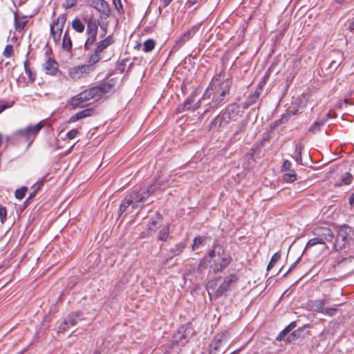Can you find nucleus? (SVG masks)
Segmentation results:
<instances>
[{
  "label": "nucleus",
  "instance_id": "1",
  "mask_svg": "<svg viewBox=\"0 0 354 354\" xmlns=\"http://www.w3.org/2000/svg\"><path fill=\"white\" fill-rule=\"evenodd\" d=\"M107 90H84L78 95L72 97L68 104L73 108H82L85 106V103L91 99L95 101L102 98Z\"/></svg>",
  "mask_w": 354,
  "mask_h": 354
},
{
  "label": "nucleus",
  "instance_id": "2",
  "mask_svg": "<svg viewBox=\"0 0 354 354\" xmlns=\"http://www.w3.org/2000/svg\"><path fill=\"white\" fill-rule=\"evenodd\" d=\"M156 189L157 186L152 184L146 187L134 189L127 194L129 200L132 201L133 209L138 207L139 204L144 203Z\"/></svg>",
  "mask_w": 354,
  "mask_h": 354
},
{
  "label": "nucleus",
  "instance_id": "3",
  "mask_svg": "<svg viewBox=\"0 0 354 354\" xmlns=\"http://www.w3.org/2000/svg\"><path fill=\"white\" fill-rule=\"evenodd\" d=\"M314 234L316 237L311 239L308 241L306 249L317 244L325 245L326 242H332L334 238L333 230L327 227H319L315 228L314 230Z\"/></svg>",
  "mask_w": 354,
  "mask_h": 354
},
{
  "label": "nucleus",
  "instance_id": "4",
  "mask_svg": "<svg viewBox=\"0 0 354 354\" xmlns=\"http://www.w3.org/2000/svg\"><path fill=\"white\" fill-rule=\"evenodd\" d=\"M237 107L235 105H230L227 106L226 111L224 113L216 117L212 122V127H216L217 125L218 127H222L227 125L230 120H235V111Z\"/></svg>",
  "mask_w": 354,
  "mask_h": 354
},
{
  "label": "nucleus",
  "instance_id": "5",
  "mask_svg": "<svg viewBox=\"0 0 354 354\" xmlns=\"http://www.w3.org/2000/svg\"><path fill=\"white\" fill-rule=\"evenodd\" d=\"M66 21V14L60 15L57 19L50 24V33L55 43H58L62 34L63 27Z\"/></svg>",
  "mask_w": 354,
  "mask_h": 354
},
{
  "label": "nucleus",
  "instance_id": "6",
  "mask_svg": "<svg viewBox=\"0 0 354 354\" xmlns=\"http://www.w3.org/2000/svg\"><path fill=\"white\" fill-rule=\"evenodd\" d=\"M231 80L227 77L223 71L216 74L207 88H230Z\"/></svg>",
  "mask_w": 354,
  "mask_h": 354
},
{
  "label": "nucleus",
  "instance_id": "7",
  "mask_svg": "<svg viewBox=\"0 0 354 354\" xmlns=\"http://www.w3.org/2000/svg\"><path fill=\"white\" fill-rule=\"evenodd\" d=\"M238 279V277L236 274H232L225 277L223 283L216 290H215L212 286H209V289L214 291L216 296L219 297L223 295L225 292L228 291L232 284L235 283Z\"/></svg>",
  "mask_w": 354,
  "mask_h": 354
},
{
  "label": "nucleus",
  "instance_id": "8",
  "mask_svg": "<svg viewBox=\"0 0 354 354\" xmlns=\"http://www.w3.org/2000/svg\"><path fill=\"white\" fill-rule=\"evenodd\" d=\"M350 230L346 226H342L337 231L333 248L336 250H342L347 242Z\"/></svg>",
  "mask_w": 354,
  "mask_h": 354
},
{
  "label": "nucleus",
  "instance_id": "9",
  "mask_svg": "<svg viewBox=\"0 0 354 354\" xmlns=\"http://www.w3.org/2000/svg\"><path fill=\"white\" fill-rule=\"evenodd\" d=\"M94 70V67L90 65H81L73 67L69 75L73 80H79L85 75H87Z\"/></svg>",
  "mask_w": 354,
  "mask_h": 354
},
{
  "label": "nucleus",
  "instance_id": "10",
  "mask_svg": "<svg viewBox=\"0 0 354 354\" xmlns=\"http://www.w3.org/2000/svg\"><path fill=\"white\" fill-rule=\"evenodd\" d=\"M292 164L290 161L286 160L281 167V171L284 172L283 180L286 183H292L297 180V174L292 170Z\"/></svg>",
  "mask_w": 354,
  "mask_h": 354
},
{
  "label": "nucleus",
  "instance_id": "11",
  "mask_svg": "<svg viewBox=\"0 0 354 354\" xmlns=\"http://www.w3.org/2000/svg\"><path fill=\"white\" fill-rule=\"evenodd\" d=\"M91 6L106 17H109L111 12L109 4L105 0H91Z\"/></svg>",
  "mask_w": 354,
  "mask_h": 354
},
{
  "label": "nucleus",
  "instance_id": "12",
  "mask_svg": "<svg viewBox=\"0 0 354 354\" xmlns=\"http://www.w3.org/2000/svg\"><path fill=\"white\" fill-rule=\"evenodd\" d=\"M43 124H41V122L37 123L35 126H29L24 129H20L17 131V134L20 136H24L28 138L30 135L35 136L39 133V131L42 128Z\"/></svg>",
  "mask_w": 354,
  "mask_h": 354
},
{
  "label": "nucleus",
  "instance_id": "13",
  "mask_svg": "<svg viewBox=\"0 0 354 354\" xmlns=\"http://www.w3.org/2000/svg\"><path fill=\"white\" fill-rule=\"evenodd\" d=\"M246 101L243 104L244 108H248L259 99L260 93L257 90H249L245 93Z\"/></svg>",
  "mask_w": 354,
  "mask_h": 354
},
{
  "label": "nucleus",
  "instance_id": "14",
  "mask_svg": "<svg viewBox=\"0 0 354 354\" xmlns=\"http://www.w3.org/2000/svg\"><path fill=\"white\" fill-rule=\"evenodd\" d=\"M44 70L46 74L55 75L58 71V63L53 58H48L44 64Z\"/></svg>",
  "mask_w": 354,
  "mask_h": 354
},
{
  "label": "nucleus",
  "instance_id": "15",
  "mask_svg": "<svg viewBox=\"0 0 354 354\" xmlns=\"http://www.w3.org/2000/svg\"><path fill=\"white\" fill-rule=\"evenodd\" d=\"M218 91L219 90H205L203 98L205 99L206 97H209L211 95H213V101L215 102V104H218L223 101V97L226 94L225 90H222L220 93H218Z\"/></svg>",
  "mask_w": 354,
  "mask_h": 354
},
{
  "label": "nucleus",
  "instance_id": "16",
  "mask_svg": "<svg viewBox=\"0 0 354 354\" xmlns=\"http://www.w3.org/2000/svg\"><path fill=\"white\" fill-rule=\"evenodd\" d=\"M83 313L80 311H77L75 313H71L67 319L64 320V325H69L71 326H75L79 321L82 320Z\"/></svg>",
  "mask_w": 354,
  "mask_h": 354
},
{
  "label": "nucleus",
  "instance_id": "17",
  "mask_svg": "<svg viewBox=\"0 0 354 354\" xmlns=\"http://www.w3.org/2000/svg\"><path fill=\"white\" fill-rule=\"evenodd\" d=\"M93 112H94V111L93 109H86L82 110V111L75 113V115H72L70 118L69 121L70 122H75L79 120L91 116L93 115Z\"/></svg>",
  "mask_w": 354,
  "mask_h": 354
},
{
  "label": "nucleus",
  "instance_id": "18",
  "mask_svg": "<svg viewBox=\"0 0 354 354\" xmlns=\"http://www.w3.org/2000/svg\"><path fill=\"white\" fill-rule=\"evenodd\" d=\"M226 339V335L223 333L221 335H217L213 343L211 345V350L209 354H216V351L219 348L221 343Z\"/></svg>",
  "mask_w": 354,
  "mask_h": 354
},
{
  "label": "nucleus",
  "instance_id": "19",
  "mask_svg": "<svg viewBox=\"0 0 354 354\" xmlns=\"http://www.w3.org/2000/svg\"><path fill=\"white\" fill-rule=\"evenodd\" d=\"M113 42V37L111 35L107 36L105 39L98 41L95 48L97 53H102L105 48Z\"/></svg>",
  "mask_w": 354,
  "mask_h": 354
},
{
  "label": "nucleus",
  "instance_id": "20",
  "mask_svg": "<svg viewBox=\"0 0 354 354\" xmlns=\"http://www.w3.org/2000/svg\"><path fill=\"white\" fill-rule=\"evenodd\" d=\"M99 21L97 20L89 19L86 26V34L97 35L98 30Z\"/></svg>",
  "mask_w": 354,
  "mask_h": 354
},
{
  "label": "nucleus",
  "instance_id": "21",
  "mask_svg": "<svg viewBox=\"0 0 354 354\" xmlns=\"http://www.w3.org/2000/svg\"><path fill=\"white\" fill-rule=\"evenodd\" d=\"M185 245L183 243H180L176 244L173 248H171L169 250L168 257L166 259V261L169 259H171L176 256L179 255L183 251Z\"/></svg>",
  "mask_w": 354,
  "mask_h": 354
},
{
  "label": "nucleus",
  "instance_id": "22",
  "mask_svg": "<svg viewBox=\"0 0 354 354\" xmlns=\"http://www.w3.org/2000/svg\"><path fill=\"white\" fill-rule=\"evenodd\" d=\"M231 257L229 255H224L221 258V261L219 265H216L214 268V272H221L225 268H226L231 262Z\"/></svg>",
  "mask_w": 354,
  "mask_h": 354
},
{
  "label": "nucleus",
  "instance_id": "23",
  "mask_svg": "<svg viewBox=\"0 0 354 354\" xmlns=\"http://www.w3.org/2000/svg\"><path fill=\"white\" fill-rule=\"evenodd\" d=\"M224 254V249L223 246L221 245H216L214 246V248L209 251L208 254V257L210 259V260H213L215 261L214 258L218 256L221 257Z\"/></svg>",
  "mask_w": 354,
  "mask_h": 354
},
{
  "label": "nucleus",
  "instance_id": "24",
  "mask_svg": "<svg viewBox=\"0 0 354 354\" xmlns=\"http://www.w3.org/2000/svg\"><path fill=\"white\" fill-rule=\"evenodd\" d=\"M62 48L66 51H71L72 49V41L68 34V28L66 29L63 36Z\"/></svg>",
  "mask_w": 354,
  "mask_h": 354
},
{
  "label": "nucleus",
  "instance_id": "25",
  "mask_svg": "<svg viewBox=\"0 0 354 354\" xmlns=\"http://www.w3.org/2000/svg\"><path fill=\"white\" fill-rule=\"evenodd\" d=\"M296 327V322H292L288 326H287L277 337V340L282 341L285 339V337L295 328Z\"/></svg>",
  "mask_w": 354,
  "mask_h": 354
},
{
  "label": "nucleus",
  "instance_id": "26",
  "mask_svg": "<svg viewBox=\"0 0 354 354\" xmlns=\"http://www.w3.org/2000/svg\"><path fill=\"white\" fill-rule=\"evenodd\" d=\"M131 206L133 208L132 201H130L129 197L126 195L122 201V203L119 207L118 216L119 217L129 207Z\"/></svg>",
  "mask_w": 354,
  "mask_h": 354
},
{
  "label": "nucleus",
  "instance_id": "27",
  "mask_svg": "<svg viewBox=\"0 0 354 354\" xmlns=\"http://www.w3.org/2000/svg\"><path fill=\"white\" fill-rule=\"evenodd\" d=\"M325 304L326 301L324 299H317L314 301H310L309 306L312 310L317 312H321L324 308Z\"/></svg>",
  "mask_w": 354,
  "mask_h": 354
},
{
  "label": "nucleus",
  "instance_id": "28",
  "mask_svg": "<svg viewBox=\"0 0 354 354\" xmlns=\"http://www.w3.org/2000/svg\"><path fill=\"white\" fill-rule=\"evenodd\" d=\"M71 26L77 32H83L85 29V25L79 18H75L73 20Z\"/></svg>",
  "mask_w": 354,
  "mask_h": 354
},
{
  "label": "nucleus",
  "instance_id": "29",
  "mask_svg": "<svg viewBox=\"0 0 354 354\" xmlns=\"http://www.w3.org/2000/svg\"><path fill=\"white\" fill-rule=\"evenodd\" d=\"M196 30L197 27L194 26L192 28L187 30L186 32H185L180 38L183 40V41L186 43L194 37L196 32Z\"/></svg>",
  "mask_w": 354,
  "mask_h": 354
},
{
  "label": "nucleus",
  "instance_id": "30",
  "mask_svg": "<svg viewBox=\"0 0 354 354\" xmlns=\"http://www.w3.org/2000/svg\"><path fill=\"white\" fill-rule=\"evenodd\" d=\"M169 236V226L167 225L158 232V239L161 241H166Z\"/></svg>",
  "mask_w": 354,
  "mask_h": 354
},
{
  "label": "nucleus",
  "instance_id": "31",
  "mask_svg": "<svg viewBox=\"0 0 354 354\" xmlns=\"http://www.w3.org/2000/svg\"><path fill=\"white\" fill-rule=\"evenodd\" d=\"M197 93L196 91H194L190 97L187 98L183 104V109L189 110L192 109V104L196 101V97Z\"/></svg>",
  "mask_w": 354,
  "mask_h": 354
},
{
  "label": "nucleus",
  "instance_id": "32",
  "mask_svg": "<svg viewBox=\"0 0 354 354\" xmlns=\"http://www.w3.org/2000/svg\"><path fill=\"white\" fill-rule=\"evenodd\" d=\"M205 237L196 236L194 239L193 244L192 246V250L195 251L198 249L201 245H205Z\"/></svg>",
  "mask_w": 354,
  "mask_h": 354
},
{
  "label": "nucleus",
  "instance_id": "33",
  "mask_svg": "<svg viewBox=\"0 0 354 354\" xmlns=\"http://www.w3.org/2000/svg\"><path fill=\"white\" fill-rule=\"evenodd\" d=\"M101 53H97V50H94V53H92L89 58H88V65H90L93 67V65L95 64H96L97 62H98L101 59H102V57H101Z\"/></svg>",
  "mask_w": 354,
  "mask_h": 354
},
{
  "label": "nucleus",
  "instance_id": "34",
  "mask_svg": "<svg viewBox=\"0 0 354 354\" xmlns=\"http://www.w3.org/2000/svg\"><path fill=\"white\" fill-rule=\"evenodd\" d=\"M97 35H88V37L84 43V48L86 50H88L94 42L96 41Z\"/></svg>",
  "mask_w": 354,
  "mask_h": 354
},
{
  "label": "nucleus",
  "instance_id": "35",
  "mask_svg": "<svg viewBox=\"0 0 354 354\" xmlns=\"http://www.w3.org/2000/svg\"><path fill=\"white\" fill-rule=\"evenodd\" d=\"M155 47V41L152 39H147L143 44V50L146 53L151 52Z\"/></svg>",
  "mask_w": 354,
  "mask_h": 354
},
{
  "label": "nucleus",
  "instance_id": "36",
  "mask_svg": "<svg viewBox=\"0 0 354 354\" xmlns=\"http://www.w3.org/2000/svg\"><path fill=\"white\" fill-rule=\"evenodd\" d=\"M156 230H157L156 221H152L149 223V227L147 230V232H142V236L145 237V236H151V235H152L153 233H154L156 231Z\"/></svg>",
  "mask_w": 354,
  "mask_h": 354
},
{
  "label": "nucleus",
  "instance_id": "37",
  "mask_svg": "<svg viewBox=\"0 0 354 354\" xmlns=\"http://www.w3.org/2000/svg\"><path fill=\"white\" fill-rule=\"evenodd\" d=\"M304 328L305 326L301 327L298 330L293 331L291 335L288 337L287 341L291 342L292 339L300 338L301 337V333L304 330Z\"/></svg>",
  "mask_w": 354,
  "mask_h": 354
},
{
  "label": "nucleus",
  "instance_id": "38",
  "mask_svg": "<svg viewBox=\"0 0 354 354\" xmlns=\"http://www.w3.org/2000/svg\"><path fill=\"white\" fill-rule=\"evenodd\" d=\"M325 120L317 121L309 128V131L313 133H316L320 130V127L323 126Z\"/></svg>",
  "mask_w": 354,
  "mask_h": 354
},
{
  "label": "nucleus",
  "instance_id": "39",
  "mask_svg": "<svg viewBox=\"0 0 354 354\" xmlns=\"http://www.w3.org/2000/svg\"><path fill=\"white\" fill-rule=\"evenodd\" d=\"M28 190V187L26 186L21 187L20 189H17L15 191V195L17 199H22Z\"/></svg>",
  "mask_w": 354,
  "mask_h": 354
},
{
  "label": "nucleus",
  "instance_id": "40",
  "mask_svg": "<svg viewBox=\"0 0 354 354\" xmlns=\"http://www.w3.org/2000/svg\"><path fill=\"white\" fill-rule=\"evenodd\" d=\"M185 42L183 41V40L179 38L175 43V44L173 46L171 51H170V53H176L177 52L179 49H180L184 45H185Z\"/></svg>",
  "mask_w": 354,
  "mask_h": 354
},
{
  "label": "nucleus",
  "instance_id": "41",
  "mask_svg": "<svg viewBox=\"0 0 354 354\" xmlns=\"http://www.w3.org/2000/svg\"><path fill=\"white\" fill-rule=\"evenodd\" d=\"M270 69H271L270 68H268V70L264 75L263 77L262 78L261 81L259 83L257 88H262L265 86L266 83L267 82V81L268 80V79L270 77Z\"/></svg>",
  "mask_w": 354,
  "mask_h": 354
},
{
  "label": "nucleus",
  "instance_id": "42",
  "mask_svg": "<svg viewBox=\"0 0 354 354\" xmlns=\"http://www.w3.org/2000/svg\"><path fill=\"white\" fill-rule=\"evenodd\" d=\"M26 25L25 21H20L17 19L16 15H15V26L17 30H21Z\"/></svg>",
  "mask_w": 354,
  "mask_h": 354
},
{
  "label": "nucleus",
  "instance_id": "43",
  "mask_svg": "<svg viewBox=\"0 0 354 354\" xmlns=\"http://www.w3.org/2000/svg\"><path fill=\"white\" fill-rule=\"evenodd\" d=\"M337 310V308H323L321 313L328 316H333Z\"/></svg>",
  "mask_w": 354,
  "mask_h": 354
},
{
  "label": "nucleus",
  "instance_id": "44",
  "mask_svg": "<svg viewBox=\"0 0 354 354\" xmlns=\"http://www.w3.org/2000/svg\"><path fill=\"white\" fill-rule=\"evenodd\" d=\"M7 218V210L5 207L0 205V221L1 223H4Z\"/></svg>",
  "mask_w": 354,
  "mask_h": 354
},
{
  "label": "nucleus",
  "instance_id": "45",
  "mask_svg": "<svg viewBox=\"0 0 354 354\" xmlns=\"http://www.w3.org/2000/svg\"><path fill=\"white\" fill-rule=\"evenodd\" d=\"M353 176L349 173H346L342 178V181L344 185H349L351 183Z\"/></svg>",
  "mask_w": 354,
  "mask_h": 354
},
{
  "label": "nucleus",
  "instance_id": "46",
  "mask_svg": "<svg viewBox=\"0 0 354 354\" xmlns=\"http://www.w3.org/2000/svg\"><path fill=\"white\" fill-rule=\"evenodd\" d=\"M12 50L13 47L12 45H6L3 51V55L6 57H9L11 55Z\"/></svg>",
  "mask_w": 354,
  "mask_h": 354
},
{
  "label": "nucleus",
  "instance_id": "47",
  "mask_svg": "<svg viewBox=\"0 0 354 354\" xmlns=\"http://www.w3.org/2000/svg\"><path fill=\"white\" fill-rule=\"evenodd\" d=\"M79 134V131L76 129H73L67 133L66 137L70 139H74Z\"/></svg>",
  "mask_w": 354,
  "mask_h": 354
},
{
  "label": "nucleus",
  "instance_id": "48",
  "mask_svg": "<svg viewBox=\"0 0 354 354\" xmlns=\"http://www.w3.org/2000/svg\"><path fill=\"white\" fill-rule=\"evenodd\" d=\"M77 3V0H66L63 6L66 9H68L76 6Z\"/></svg>",
  "mask_w": 354,
  "mask_h": 354
},
{
  "label": "nucleus",
  "instance_id": "49",
  "mask_svg": "<svg viewBox=\"0 0 354 354\" xmlns=\"http://www.w3.org/2000/svg\"><path fill=\"white\" fill-rule=\"evenodd\" d=\"M44 185V180H39L38 182H37L32 187V192H35V194H37V192L39 190H40V189L41 188V187L43 186Z\"/></svg>",
  "mask_w": 354,
  "mask_h": 354
},
{
  "label": "nucleus",
  "instance_id": "50",
  "mask_svg": "<svg viewBox=\"0 0 354 354\" xmlns=\"http://www.w3.org/2000/svg\"><path fill=\"white\" fill-rule=\"evenodd\" d=\"M36 196L35 194V192H32L28 197L26 198V200L25 201V202L24 203V207H26L30 203L31 200L35 198Z\"/></svg>",
  "mask_w": 354,
  "mask_h": 354
},
{
  "label": "nucleus",
  "instance_id": "51",
  "mask_svg": "<svg viewBox=\"0 0 354 354\" xmlns=\"http://www.w3.org/2000/svg\"><path fill=\"white\" fill-rule=\"evenodd\" d=\"M14 104V102H6L2 104H0V113L6 109L11 107Z\"/></svg>",
  "mask_w": 354,
  "mask_h": 354
},
{
  "label": "nucleus",
  "instance_id": "52",
  "mask_svg": "<svg viewBox=\"0 0 354 354\" xmlns=\"http://www.w3.org/2000/svg\"><path fill=\"white\" fill-rule=\"evenodd\" d=\"M301 257H299L289 268V269L287 270V272L283 274V277H286L288 273H290L297 265V263L301 260Z\"/></svg>",
  "mask_w": 354,
  "mask_h": 354
},
{
  "label": "nucleus",
  "instance_id": "53",
  "mask_svg": "<svg viewBox=\"0 0 354 354\" xmlns=\"http://www.w3.org/2000/svg\"><path fill=\"white\" fill-rule=\"evenodd\" d=\"M280 258L281 254L279 252H277L272 255L270 261H271L272 263L276 264V263L280 259Z\"/></svg>",
  "mask_w": 354,
  "mask_h": 354
},
{
  "label": "nucleus",
  "instance_id": "54",
  "mask_svg": "<svg viewBox=\"0 0 354 354\" xmlns=\"http://www.w3.org/2000/svg\"><path fill=\"white\" fill-rule=\"evenodd\" d=\"M301 95H302V98H299V106H305L308 101V97L304 93H302Z\"/></svg>",
  "mask_w": 354,
  "mask_h": 354
},
{
  "label": "nucleus",
  "instance_id": "55",
  "mask_svg": "<svg viewBox=\"0 0 354 354\" xmlns=\"http://www.w3.org/2000/svg\"><path fill=\"white\" fill-rule=\"evenodd\" d=\"M24 69H25V72L27 75H28L29 76L31 75V71H30V68L29 67V61L28 59H26L25 62H24Z\"/></svg>",
  "mask_w": 354,
  "mask_h": 354
},
{
  "label": "nucleus",
  "instance_id": "56",
  "mask_svg": "<svg viewBox=\"0 0 354 354\" xmlns=\"http://www.w3.org/2000/svg\"><path fill=\"white\" fill-rule=\"evenodd\" d=\"M113 3L118 10H123V6L120 0H113Z\"/></svg>",
  "mask_w": 354,
  "mask_h": 354
},
{
  "label": "nucleus",
  "instance_id": "57",
  "mask_svg": "<svg viewBox=\"0 0 354 354\" xmlns=\"http://www.w3.org/2000/svg\"><path fill=\"white\" fill-rule=\"evenodd\" d=\"M290 113H288L287 115H283L282 118L280 119V123H285L288 120Z\"/></svg>",
  "mask_w": 354,
  "mask_h": 354
},
{
  "label": "nucleus",
  "instance_id": "58",
  "mask_svg": "<svg viewBox=\"0 0 354 354\" xmlns=\"http://www.w3.org/2000/svg\"><path fill=\"white\" fill-rule=\"evenodd\" d=\"M68 326H69V325H64V322L63 324H62L60 325V326L59 327V332L64 333Z\"/></svg>",
  "mask_w": 354,
  "mask_h": 354
},
{
  "label": "nucleus",
  "instance_id": "59",
  "mask_svg": "<svg viewBox=\"0 0 354 354\" xmlns=\"http://www.w3.org/2000/svg\"><path fill=\"white\" fill-rule=\"evenodd\" d=\"M340 64H341V61L336 62V61L333 60L330 63V65H332V67L337 68L340 65Z\"/></svg>",
  "mask_w": 354,
  "mask_h": 354
},
{
  "label": "nucleus",
  "instance_id": "60",
  "mask_svg": "<svg viewBox=\"0 0 354 354\" xmlns=\"http://www.w3.org/2000/svg\"><path fill=\"white\" fill-rule=\"evenodd\" d=\"M349 204L351 207H354V194H352L349 197Z\"/></svg>",
  "mask_w": 354,
  "mask_h": 354
},
{
  "label": "nucleus",
  "instance_id": "61",
  "mask_svg": "<svg viewBox=\"0 0 354 354\" xmlns=\"http://www.w3.org/2000/svg\"><path fill=\"white\" fill-rule=\"evenodd\" d=\"M245 129V124H239V130H237L236 132H235V134H237L239 133V131H242Z\"/></svg>",
  "mask_w": 354,
  "mask_h": 354
},
{
  "label": "nucleus",
  "instance_id": "62",
  "mask_svg": "<svg viewBox=\"0 0 354 354\" xmlns=\"http://www.w3.org/2000/svg\"><path fill=\"white\" fill-rule=\"evenodd\" d=\"M302 146L301 144H298L296 145V150L298 151L299 154V158L301 159V151Z\"/></svg>",
  "mask_w": 354,
  "mask_h": 354
},
{
  "label": "nucleus",
  "instance_id": "63",
  "mask_svg": "<svg viewBox=\"0 0 354 354\" xmlns=\"http://www.w3.org/2000/svg\"><path fill=\"white\" fill-rule=\"evenodd\" d=\"M173 0H162L165 6H167Z\"/></svg>",
  "mask_w": 354,
  "mask_h": 354
},
{
  "label": "nucleus",
  "instance_id": "64",
  "mask_svg": "<svg viewBox=\"0 0 354 354\" xmlns=\"http://www.w3.org/2000/svg\"><path fill=\"white\" fill-rule=\"evenodd\" d=\"M349 28L352 30H354V20L350 23Z\"/></svg>",
  "mask_w": 354,
  "mask_h": 354
}]
</instances>
